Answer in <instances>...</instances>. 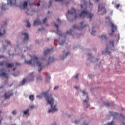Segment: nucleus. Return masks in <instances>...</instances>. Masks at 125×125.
Here are the masks:
<instances>
[{
	"label": "nucleus",
	"instance_id": "4c0bfd02",
	"mask_svg": "<svg viewBox=\"0 0 125 125\" xmlns=\"http://www.w3.org/2000/svg\"><path fill=\"white\" fill-rule=\"evenodd\" d=\"M114 125L113 122L112 121L111 123H108L107 125Z\"/></svg>",
	"mask_w": 125,
	"mask_h": 125
},
{
	"label": "nucleus",
	"instance_id": "b1692460",
	"mask_svg": "<svg viewBox=\"0 0 125 125\" xmlns=\"http://www.w3.org/2000/svg\"><path fill=\"white\" fill-rule=\"evenodd\" d=\"M6 6V4L4 3H2V6L1 7V10H5V7Z\"/></svg>",
	"mask_w": 125,
	"mask_h": 125
},
{
	"label": "nucleus",
	"instance_id": "a18cd8bd",
	"mask_svg": "<svg viewBox=\"0 0 125 125\" xmlns=\"http://www.w3.org/2000/svg\"><path fill=\"white\" fill-rule=\"evenodd\" d=\"M6 42H7V44L10 45V44H11L10 41H7Z\"/></svg>",
	"mask_w": 125,
	"mask_h": 125
},
{
	"label": "nucleus",
	"instance_id": "412c9836",
	"mask_svg": "<svg viewBox=\"0 0 125 125\" xmlns=\"http://www.w3.org/2000/svg\"><path fill=\"white\" fill-rule=\"evenodd\" d=\"M27 5H28L27 1H24L23 3V8H27Z\"/></svg>",
	"mask_w": 125,
	"mask_h": 125
},
{
	"label": "nucleus",
	"instance_id": "e433bc0d",
	"mask_svg": "<svg viewBox=\"0 0 125 125\" xmlns=\"http://www.w3.org/2000/svg\"><path fill=\"white\" fill-rule=\"evenodd\" d=\"M47 21V18H44V20H43V23L44 24H45V22L46 21Z\"/></svg>",
	"mask_w": 125,
	"mask_h": 125
},
{
	"label": "nucleus",
	"instance_id": "4be33fe9",
	"mask_svg": "<svg viewBox=\"0 0 125 125\" xmlns=\"http://www.w3.org/2000/svg\"><path fill=\"white\" fill-rule=\"evenodd\" d=\"M55 61V59L53 57H50L48 59V62L49 63Z\"/></svg>",
	"mask_w": 125,
	"mask_h": 125
},
{
	"label": "nucleus",
	"instance_id": "603ef678",
	"mask_svg": "<svg viewBox=\"0 0 125 125\" xmlns=\"http://www.w3.org/2000/svg\"><path fill=\"white\" fill-rule=\"evenodd\" d=\"M9 119L10 120H12V117H11V116H9Z\"/></svg>",
	"mask_w": 125,
	"mask_h": 125
},
{
	"label": "nucleus",
	"instance_id": "6ab92c4d",
	"mask_svg": "<svg viewBox=\"0 0 125 125\" xmlns=\"http://www.w3.org/2000/svg\"><path fill=\"white\" fill-rule=\"evenodd\" d=\"M82 92H83V94L84 95H86V98H87V100H85L83 101V102H84V103H87V102H88V100H89V99H88L87 94L86 92H85L84 91H83Z\"/></svg>",
	"mask_w": 125,
	"mask_h": 125
},
{
	"label": "nucleus",
	"instance_id": "bb28decb",
	"mask_svg": "<svg viewBox=\"0 0 125 125\" xmlns=\"http://www.w3.org/2000/svg\"><path fill=\"white\" fill-rule=\"evenodd\" d=\"M29 111V109H27V110L26 111H24V112H23V114L24 115H29V114L28 113V112Z\"/></svg>",
	"mask_w": 125,
	"mask_h": 125
},
{
	"label": "nucleus",
	"instance_id": "39448f33",
	"mask_svg": "<svg viewBox=\"0 0 125 125\" xmlns=\"http://www.w3.org/2000/svg\"><path fill=\"white\" fill-rule=\"evenodd\" d=\"M13 94L11 92V91H9L8 92H6L4 94V99L5 100H8L10 99L11 96H13Z\"/></svg>",
	"mask_w": 125,
	"mask_h": 125
},
{
	"label": "nucleus",
	"instance_id": "7ed1b4c3",
	"mask_svg": "<svg viewBox=\"0 0 125 125\" xmlns=\"http://www.w3.org/2000/svg\"><path fill=\"white\" fill-rule=\"evenodd\" d=\"M106 50L105 52H103V54H107L110 55L111 52L110 51H108V49H110L111 50H112V48H114V41L113 40H112L111 41H110L109 42H107L106 44Z\"/></svg>",
	"mask_w": 125,
	"mask_h": 125
},
{
	"label": "nucleus",
	"instance_id": "72a5a7b5",
	"mask_svg": "<svg viewBox=\"0 0 125 125\" xmlns=\"http://www.w3.org/2000/svg\"><path fill=\"white\" fill-rule=\"evenodd\" d=\"M42 80V77H41V76H39L37 77V80L38 81H41V80Z\"/></svg>",
	"mask_w": 125,
	"mask_h": 125
},
{
	"label": "nucleus",
	"instance_id": "4468645a",
	"mask_svg": "<svg viewBox=\"0 0 125 125\" xmlns=\"http://www.w3.org/2000/svg\"><path fill=\"white\" fill-rule=\"evenodd\" d=\"M100 38L101 41H106L107 38L106 37V35H104V34H103L102 35V36H100Z\"/></svg>",
	"mask_w": 125,
	"mask_h": 125
},
{
	"label": "nucleus",
	"instance_id": "423d86ee",
	"mask_svg": "<svg viewBox=\"0 0 125 125\" xmlns=\"http://www.w3.org/2000/svg\"><path fill=\"white\" fill-rule=\"evenodd\" d=\"M109 25L111 27L112 31V33H110V35L112 36L115 32L117 31V25H115V24H114V23L113 22H111V24H109Z\"/></svg>",
	"mask_w": 125,
	"mask_h": 125
},
{
	"label": "nucleus",
	"instance_id": "8fccbe9b",
	"mask_svg": "<svg viewBox=\"0 0 125 125\" xmlns=\"http://www.w3.org/2000/svg\"><path fill=\"white\" fill-rule=\"evenodd\" d=\"M36 5V4L34 3H30V6H32V5Z\"/></svg>",
	"mask_w": 125,
	"mask_h": 125
},
{
	"label": "nucleus",
	"instance_id": "5701e85b",
	"mask_svg": "<svg viewBox=\"0 0 125 125\" xmlns=\"http://www.w3.org/2000/svg\"><path fill=\"white\" fill-rule=\"evenodd\" d=\"M13 66V64L12 63H7V64H6V67L7 68H10V67H12V66Z\"/></svg>",
	"mask_w": 125,
	"mask_h": 125
},
{
	"label": "nucleus",
	"instance_id": "2f4dec72",
	"mask_svg": "<svg viewBox=\"0 0 125 125\" xmlns=\"http://www.w3.org/2000/svg\"><path fill=\"white\" fill-rule=\"evenodd\" d=\"M1 75L4 76L5 77H7V74L6 73H5V72L2 73L1 74Z\"/></svg>",
	"mask_w": 125,
	"mask_h": 125
},
{
	"label": "nucleus",
	"instance_id": "f8f14e48",
	"mask_svg": "<svg viewBox=\"0 0 125 125\" xmlns=\"http://www.w3.org/2000/svg\"><path fill=\"white\" fill-rule=\"evenodd\" d=\"M54 25L57 28V34L60 36L62 37L63 34H62L61 31H60V30H59L58 24H56V23H54Z\"/></svg>",
	"mask_w": 125,
	"mask_h": 125
},
{
	"label": "nucleus",
	"instance_id": "3c124183",
	"mask_svg": "<svg viewBox=\"0 0 125 125\" xmlns=\"http://www.w3.org/2000/svg\"><path fill=\"white\" fill-rule=\"evenodd\" d=\"M89 5H90V6H93V4L92 3H91L90 1L89 2Z\"/></svg>",
	"mask_w": 125,
	"mask_h": 125
},
{
	"label": "nucleus",
	"instance_id": "37998d69",
	"mask_svg": "<svg viewBox=\"0 0 125 125\" xmlns=\"http://www.w3.org/2000/svg\"><path fill=\"white\" fill-rule=\"evenodd\" d=\"M120 6V4H117V5H116V8L117 9H118Z\"/></svg>",
	"mask_w": 125,
	"mask_h": 125
},
{
	"label": "nucleus",
	"instance_id": "2eb2a0df",
	"mask_svg": "<svg viewBox=\"0 0 125 125\" xmlns=\"http://www.w3.org/2000/svg\"><path fill=\"white\" fill-rule=\"evenodd\" d=\"M76 12V10L75 9V8H72L71 11H70L69 10L68 11V13L69 14H74V13H75Z\"/></svg>",
	"mask_w": 125,
	"mask_h": 125
},
{
	"label": "nucleus",
	"instance_id": "e2e57ef3",
	"mask_svg": "<svg viewBox=\"0 0 125 125\" xmlns=\"http://www.w3.org/2000/svg\"><path fill=\"white\" fill-rule=\"evenodd\" d=\"M46 78H48V79H50V77L49 76L48 77L46 76Z\"/></svg>",
	"mask_w": 125,
	"mask_h": 125
},
{
	"label": "nucleus",
	"instance_id": "ddd939ff",
	"mask_svg": "<svg viewBox=\"0 0 125 125\" xmlns=\"http://www.w3.org/2000/svg\"><path fill=\"white\" fill-rule=\"evenodd\" d=\"M41 24V22L39 20V19H37V20H35L34 21V26H38Z\"/></svg>",
	"mask_w": 125,
	"mask_h": 125
},
{
	"label": "nucleus",
	"instance_id": "cd10ccee",
	"mask_svg": "<svg viewBox=\"0 0 125 125\" xmlns=\"http://www.w3.org/2000/svg\"><path fill=\"white\" fill-rule=\"evenodd\" d=\"M93 29H94V27H93V29L92 30V32H91V34L92 35L94 36L96 33V30H93Z\"/></svg>",
	"mask_w": 125,
	"mask_h": 125
},
{
	"label": "nucleus",
	"instance_id": "de8ad7c7",
	"mask_svg": "<svg viewBox=\"0 0 125 125\" xmlns=\"http://www.w3.org/2000/svg\"><path fill=\"white\" fill-rule=\"evenodd\" d=\"M55 1H59V2H61V1H62L63 0H55Z\"/></svg>",
	"mask_w": 125,
	"mask_h": 125
},
{
	"label": "nucleus",
	"instance_id": "f03ea898",
	"mask_svg": "<svg viewBox=\"0 0 125 125\" xmlns=\"http://www.w3.org/2000/svg\"><path fill=\"white\" fill-rule=\"evenodd\" d=\"M30 56L32 58V59L29 61H26L25 60V63L30 65H34L36 64L40 68V69L39 70V72H40L43 66H42V63L39 61V58L36 56H33L32 57L31 55H30Z\"/></svg>",
	"mask_w": 125,
	"mask_h": 125
},
{
	"label": "nucleus",
	"instance_id": "6e6552de",
	"mask_svg": "<svg viewBox=\"0 0 125 125\" xmlns=\"http://www.w3.org/2000/svg\"><path fill=\"white\" fill-rule=\"evenodd\" d=\"M98 9H99L98 12L103 10V13H104V14L106 13V9L105 8L104 6L103 5L102 3L99 4V5L98 6Z\"/></svg>",
	"mask_w": 125,
	"mask_h": 125
},
{
	"label": "nucleus",
	"instance_id": "dca6fc26",
	"mask_svg": "<svg viewBox=\"0 0 125 125\" xmlns=\"http://www.w3.org/2000/svg\"><path fill=\"white\" fill-rule=\"evenodd\" d=\"M30 78L29 79V81H33L34 80V76H33V72L29 74Z\"/></svg>",
	"mask_w": 125,
	"mask_h": 125
},
{
	"label": "nucleus",
	"instance_id": "20e7f679",
	"mask_svg": "<svg viewBox=\"0 0 125 125\" xmlns=\"http://www.w3.org/2000/svg\"><path fill=\"white\" fill-rule=\"evenodd\" d=\"M86 16H87V19L89 18L90 20H91L93 16V14H91V13H88V12L86 10L82 11L81 14L79 15V17L81 18H84Z\"/></svg>",
	"mask_w": 125,
	"mask_h": 125
},
{
	"label": "nucleus",
	"instance_id": "a19ab883",
	"mask_svg": "<svg viewBox=\"0 0 125 125\" xmlns=\"http://www.w3.org/2000/svg\"><path fill=\"white\" fill-rule=\"evenodd\" d=\"M79 122H80V121H75L74 123L75 124L77 125V124H78L79 123Z\"/></svg>",
	"mask_w": 125,
	"mask_h": 125
},
{
	"label": "nucleus",
	"instance_id": "49530a36",
	"mask_svg": "<svg viewBox=\"0 0 125 125\" xmlns=\"http://www.w3.org/2000/svg\"><path fill=\"white\" fill-rule=\"evenodd\" d=\"M68 54H70V53H69V52H68L66 53V55H65V58H66V56H67Z\"/></svg>",
	"mask_w": 125,
	"mask_h": 125
},
{
	"label": "nucleus",
	"instance_id": "774afa93",
	"mask_svg": "<svg viewBox=\"0 0 125 125\" xmlns=\"http://www.w3.org/2000/svg\"><path fill=\"white\" fill-rule=\"evenodd\" d=\"M75 88L76 89H78V87H77V86H75Z\"/></svg>",
	"mask_w": 125,
	"mask_h": 125
},
{
	"label": "nucleus",
	"instance_id": "c85d7f7f",
	"mask_svg": "<svg viewBox=\"0 0 125 125\" xmlns=\"http://www.w3.org/2000/svg\"><path fill=\"white\" fill-rule=\"evenodd\" d=\"M65 42V40H64V41H59V43L60 45H62Z\"/></svg>",
	"mask_w": 125,
	"mask_h": 125
},
{
	"label": "nucleus",
	"instance_id": "f257e3e1",
	"mask_svg": "<svg viewBox=\"0 0 125 125\" xmlns=\"http://www.w3.org/2000/svg\"><path fill=\"white\" fill-rule=\"evenodd\" d=\"M42 95L44 96L46 101L51 106V109L49 110L48 112L50 113L51 112H54L57 111L58 110V109L56 108L57 105H55L54 106V107H53V104L54 103V100L52 98V95H48L47 92L42 93Z\"/></svg>",
	"mask_w": 125,
	"mask_h": 125
},
{
	"label": "nucleus",
	"instance_id": "5fc2aeb1",
	"mask_svg": "<svg viewBox=\"0 0 125 125\" xmlns=\"http://www.w3.org/2000/svg\"><path fill=\"white\" fill-rule=\"evenodd\" d=\"M88 56L89 57V59L90 58L91 56V54H88Z\"/></svg>",
	"mask_w": 125,
	"mask_h": 125
},
{
	"label": "nucleus",
	"instance_id": "c9c22d12",
	"mask_svg": "<svg viewBox=\"0 0 125 125\" xmlns=\"http://www.w3.org/2000/svg\"><path fill=\"white\" fill-rule=\"evenodd\" d=\"M12 113L13 114V115H16L17 114V112L16 111V110H13L12 112Z\"/></svg>",
	"mask_w": 125,
	"mask_h": 125
},
{
	"label": "nucleus",
	"instance_id": "79ce46f5",
	"mask_svg": "<svg viewBox=\"0 0 125 125\" xmlns=\"http://www.w3.org/2000/svg\"><path fill=\"white\" fill-rule=\"evenodd\" d=\"M79 17V15H77V14H75V18L77 19Z\"/></svg>",
	"mask_w": 125,
	"mask_h": 125
},
{
	"label": "nucleus",
	"instance_id": "864d4df0",
	"mask_svg": "<svg viewBox=\"0 0 125 125\" xmlns=\"http://www.w3.org/2000/svg\"><path fill=\"white\" fill-rule=\"evenodd\" d=\"M16 65H20V64L19 63L16 62Z\"/></svg>",
	"mask_w": 125,
	"mask_h": 125
},
{
	"label": "nucleus",
	"instance_id": "ea45409f",
	"mask_svg": "<svg viewBox=\"0 0 125 125\" xmlns=\"http://www.w3.org/2000/svg\"><path fill=\"white\" fill-rule=\"evenodd\" d=\"M104 105L106 106H110V104L108 103H107L106 104H105Z\"/></svg>",
	"mask_w": 125,
	"mask_h": 125
},
{
	"label": "nucleus",
	"instance_id": "052dcab7",
	"mask_svg": "<svg viewBox=\"0 0 125 125\" xmlns=\"http://www.w3.org/2000/svg\"><path fill=\"white\" fill-rule=\"evenodd\" d=\"M40 5V3H37V6H39Z\"/></svg>",
	"mask_w": 125,
	"mask_h": 125
},
{
	"label": "nucleus",
	"instance_id": "0e129e2a",
	"mask_svg": "<svg viewBox=\"0 0 125 125\" xmlns=\"http://www.w3.org/2000/svg\"><path fill=\"white\" fill-rule=\"evenodd\" d=\"M93 59L96 60V62L98 61V59Z\"/></svg>",
	"mask_w": 125,
	"mask_h": 125
},
{
	"label": "nucleus",
	"instance_id": "58836bf2",
	"mask_svg": "<svg viewBox=\"0 0 125 125\" xmlns=\"http://www.w3.org/2000/svg\"><path fill=\"white\" fill-rule=\"evenodd\" d=\"M59 87V86H55L54 89V90H56V89H58Z\"/></svg>",
	"mask_w": 125,
	"mask_h": 125
},
{
	"label": "nucleus",
	"instance_id": "338daca9",
	"mask_svg": "<svg viewBox=\"0 0 125 125\" xmlns=\"http://www.w3.org/2000/svg\"><path fill=\"white\" fill-rule=\"evenodd\" d=\"M58 21L59 22H60V20H59V19H58Z\"/></svg>",
	"mask_w": 125,
	"mask_h": 125
},
{
	"label": "nucleus",
	"instance_id": "0eeeda50",
	"mask_svg": "<svg viewBox=\"0 0 125 125\" xmlns=\"http://www.w3.org/2000/svg\"><path fill=\"white\" fill-rule=\"evenodd\" d=\"M83 21H82L81 23V26H77V25H73V29H76L77 30H81L83 29V28H84L85 25V24L83 25Z\"/></svg>",
	"mask_w": 125,
	"mask_h": 125
},
{
	"label": "nucleus",
	"instance_id": "c756f323",
	"mask_svg": "<svg viewBox=\"0 0 125 125\" xmlns=\"http://www.w3.org/2000/svg\"><path fill=\"white\" fill-rule=\"evenodd\" d=\"M29 99L31 100V101H33L34 100V96L33 95H30V96H29Z\"/></svg>",
	"mask_w": 125,
	"mask_h": 125
},
{
	"label": "nucleus",
	"instance_id": "bf43d9fd",
	"mask_svg": "<svg viewBox=\"0 0 125 125\" xmlns=\"http://www.w3.org/2000/svg\"><path fill=\"white\" fill-rule=\"evenodd\" d=\"M118 39H120V34H118Z\"/></svg>",
	"mask_w": 125,
	"mask_h": 125
},
{
	"label": "nucleus",
	"instance_id": "7c9ffc66",
	"mask_svg": "<svg viewBox=\"0 0 125 125\" xmlns=\"http://www.w3.org/2000/svg\"><path fill=\"white\" fill-rule=\"evenodd\" d=\"M26 23H27L26 27H29V28L30 27L31 24H30V22H29L28 21H26Z\"/></svg>",
	"mask_w": 125,
	"mask_h": 125
},
{
	"label": "nucleus",
	"instance_id": "4d7b16f0",
	"mask_svg": "<svg viewBox=\"0 0 125 125\" xmlns=\"http://www.w3.org/2000/svg\"><path fill=\"white\" fill-rule=\"evenodd\" d=\"M37 97H39V98H42V96H37Z\"/></svg>",
	"mask_w": 125,
	"mask_h": 125
},
{
	"label": "nucleus",
	"instance_id": "f704fd0d",
	"mask_svg": "<svg viewBox=\"0 0 125 125\" xmlns=\"http://www.w3.org/2000/svg\"><path fill=\"white\" fill-rule=\"evenodd\" d=\"M4 65V61L0 62V66H3Z\"/></svg>",
	"mask_w": 125,
	"mask_h": 125
},
{
	"label": "nucleus",
	"instance_id": "1a4fd4ad",
	"mask_svg": "<svg viewBox=\"0 0 125 125\" xmlns=\"http://www.w3.org/2000/svg\"><path fill=\"white\" fill-rule=\"evenodd\" d=\"M21 36H23V42H27L29 40V36L27 33H21Z\"/></svg>",
	"mask_w": 125,
	"mask_h": 125
},
{
	"label": "nucleus",
	"instance_id": "13d9d810",
	"mask_svg": "<svg viewBox=\"0 0 125 125\" xmlns=\"http://www.w3.org/2000/svg\"><path fill=\"white\" fill-rule=\"evenodd\" d=\"M78 75H79V74H78L75 76V78L78 79Z\"/></svg>",
	"mask_w": 125,
	"mask_h": 125
},
{
	"label": "nucleus",
	"instance_id": "69168bd1",
	"mask_svg": "<svg viewBox=\"0 0 125 125\" xmlns=\"http://www.w3.org/2000/svg\"><path fill=\"white\" fill-rule=\"evenodd\" d=\"M120 116H121V117H122L124 118V116L123 115H122L120 114Z\"/></svg>",
	"mask_w": 125,
	"mask_h": 125
},
{
	"label": "nucleus",
	"instance_id": "9d476101",
	"mask_svg": "<svg viewBox=\"0 0 125 125\" xmlns=\"http://www.w3.org/2000/svg\"><path fill=\"white\" fill-rule=\"evenodd\" d=\"M7 4L13 5L16 4V0H7Z\"/></svg>",
	"mask_w": 125,
	"mask_h": 125
},
{
	"label": "nucleus",
	"instance_id": "aec40b11",
	"mask_svg": "<svg viewBox=\"0 0 125 125\" xmlns=\"http://www.w3.org/2000/svg\"><path fill=\"white\" fill-rule=\"evenodd\" d=\"M81 7L82 10H85V9H86V4H81Z\"/></svg>",
	"mask_w": 125,
	"mask_h": 125
},
{
	"label": "nucleus",
	"instance_id": "393cba45",
	"mask_svg": "<svg viewBox=\"0 0 125 125\" xmlns=\"http://www.w3.org/2000/svg\"><path fill=\"white\" fill-rule=\"evenodd\" d=\"M73 32V30H70L69 31L68 30L66 31V35H72V32Z\"/></svg>",
	"mask_w": 125,
	"mask_h": 125
},
{
	"label": "nucleus",
	"instance_id": "f3484780",
	"mask_svg": "<svg viewBox=\"0 0 125 125\" xmlns=\"http://www.w3.org/2000/svg\"><path fill=\"white\" fill-rule=\"evenodd\" d=\"M109 113H110L111 116L114 117V118L119 115L117 113H116V112H109Z\"/></svg>",
	"mask_w": 125,
	"mask_h": 125
},
{
	"label": "nucleus",
	"instance_id": "09e8293b",
	"mask_svg": "<svg viewBox=\"0 0 125 125\" xmlns=\"http://www.w3.org/2000/svg\"><path fill=\"white\" fill-rule=\"evenodd\" d=\"M34 105H31V106H30V108L31 109L34 108Z\"/></svg>",
	"mask_w": 125,
	"mask_h": 125
},
{
	"label": "nucleus",
	"instance_id": "6e6d98bb",
	"mask_svg": "<svg viewBox=\"0 0 125 125\" xmlns=\"http://www.w3.org/2000/svg\"><path fill=\"white\" fill-rule=\"evenodd\" d=\"M4 24H5V25H7V21H5Z\"/></svg>",
	"mask_w": 125,
	"mask_h": 125
},
{
	"label": "nucleus",
	"instance_id": "c03bdc74",
	"mask_svg": "<svg viewBox=\"0 0 125 125\" xmlns=\"http://www.w3.org/2000/svg\"><path fill=\"white\" fill-rule=\"evenodd\" d=\"M89 106H90L89 104L87 103V104H86V108H88Z\"/></svg>",
	"mask_w": 125,
	"mask_h": 125
},
{
	"label": "nucleus",
	"instance_id": "680f3d73",
	"mask_svg": "<svg viewBox=\"0 0 125 125\" xmlns=\"http://www.w3.org/2000/svg\"><path fill=\"white\" fill-rule=\"evenodd\" d=\"M96 2H99L100 1V0H95Z\"/></svg>",
	"mask_w": 125,
	"mask_h": 125
},
{
	"label": "nucleus",
	"instance_id": "a878e982",
	"mask_svg": "<svg viewBox=\"0 0 125 125\" xmlns=\"http://www.w3.org/2000/svg\"><path fill=\"white\" fill-rule=\"evenodd\" d=\"M50 51V50L49 49H47L46 51H44V55H46L47 54H48Z\"/></svg>",
	"mask_w": 125,
	"mask_h": 125
},
{
	"label": "nucleus",
	"instance_id": "473e14b6",
	"mask_svg": "<svg viewBox=\"0 0 125 125\" xmlns=\"http://www.w3.org/2000/svg\"><path fill=\"white\" fill-rule=\"evenodd\" d=\"M26 79H23V80H22V82H21V84H22V85H24V83H25V82H26Z\"/></svg>",
	"mask_w": 125,
	"mask_h": 125
},
{
	"label": "nucleus",
	"instance_id": "9b49d317",
	"mask_svg": "<svg viewBox=\"0 0 125 125\" xmlns=\"http://www.w3.org/2000/svg\"><path fill=\"white\" fill-rule=\"evenodd\" d=\"M5 34V29L3 26H1V29H0V37L3 36Z\"/></svg>",
	"mask_w": 125,
	"mask_h": 125
},
{
	"label": "nucleus",
	"instance_id": "a211bd4d",
	"mask_svg": "<svg viewBox=\"0 0 125 125\" xmlns=\"http://www.w3.org/2000/svg\"><path fill=\"white\" fill-rule=\"evenodd\" d=\"M106 22L108 23L109 25H110L111 23H112V21H110L109 17H107V18H106Z\"/></svg>",
	"mask_w": 125,
	"mask_h": 125
}]
</instances>
